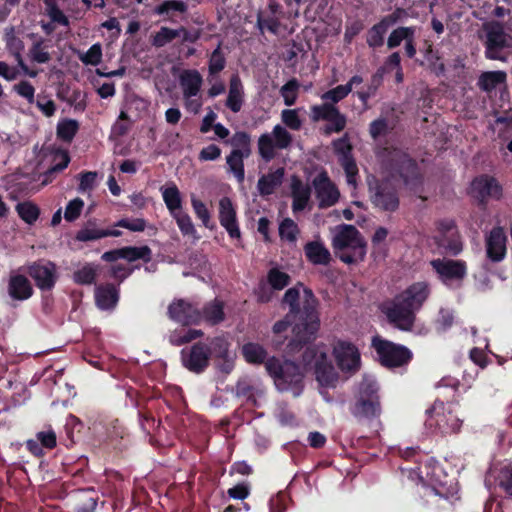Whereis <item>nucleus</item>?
Segmentation results:
<instances>
[{
	"label": "nucleus",
	"instance_id": "f257e3e1",
	"mask_svg": "<svg viewBox=\"0 0 512 512\" xmlns=\"http://www.w3.org/2000/svg\"><path fill=\"white\" fill-rule=\"evenodd\" d=\"M430 294L429 283L414 282L391 300L382 303L380 309L390 325L400 331L410 332L415 325L416 313L422 308Z\"/></svg>",
	"mask_w": 512,
	"mask_h": 512
},
{
	"label": "nucleus",
	"instance_id": "f03ea898",
	"mask_svg": "<svg viewBox=\"0 0 512 512\" xmlns=\"http://www.w3.org/2000/svg\"><path fill=\"white\" fill-rule=\"evenodd\" d=\"M282 304L289 306L285 318L293 320L296 337L317 334L320 328L319 300L310 288L298 282L286 290Z\"/></svg>",
	"mask_w": 512,
	"mask_h": 512
},
{
	"label": "nucleus",
	"instance_id": "7ed1b4c3",
	"mask_svg": "<svg viewBox=\"0 0 512 512\" xmlns=\"http://www.w3.org/2000/svg\"><path fill=\"white\" fill-rule=\"evenodd\" d=\"M381 165L391 178L401 180L410 189L422 184L423 176L417 161L399 148H384Z\"/></svg>",
	"mask_w": 512,
	"mask_h": 512
},
{
	"label": "nucleus",
	"instance_id": "20e7f679",
	"mask_svg": "<svg viewBox=\"0 0 512 512\" xmlns=\"http://www.w3.org/2000/svg\"><path fill=\"white\" fill-rule=\"evenodd\" d=\"M367 243L360 231L350 224L338 227L332 239L335 256L345 264H357L366 256Z\"/></svg>",
	"mask_w": 512,
	"mask_h": 512
},
{
	"label": "nucleus",
	"instance_id": "39448f33",
	"mask_svg": "<svg viewBox=\"0 0 512 512\" xmlns=\"http://www.w3.org/2000/svg\"><path fill=\"white\" fill-rule=\"evenodd\" d=\"M265 368L279 391H290L294 396L301 394L304 387V373L298 364L289 360L282 362L272 356L267 359Z\"/></svg>",
	"mask_w": 512,
	"mask_h": 512
},
{
	"label": "nucleus",
	"instance_id": "423d86ee",
	"mask_svg": "<svg viewBox=\"0 0 512 512\" xmlns=\"http://www.w3.org/2000/svg\"><path fill=\"white\" fill-rule=\"evenodd\" d=\"M272 332V348L289 356L299 353L305 346L311 344L317 335H303L304 339L296 337L293 320L285 317L274 323Z\"/></svg>",
	"mask_w": 512,
	"mask_h": 512
},
{
	"label": "nucleus",
	"instance_id": "0eeeda50",
	"mask_svg": "<svg viewBox=\"0 0 512 512\" xmlns=\"http://www.w3.org/2000/svg\"><path fill=\"white\" fill-rule=\"evenodd\" d=\"M371 347L375 350L381 366L394 369L407 366L413 359L412 351L405 345L375 335L371 339Z\"/></svg>",
	"mask_w": 512,
	"mask_h": 512
},
{
	"label": "nucleus",
	"instance_id": "6e6552de",
	"mask_svg": "<svg viewBox=\"0 0 512 512\" xmlns=\"http://www.w3.org/2000/svg\"><path fill=\"white\" fill-rule=\"evenodd\" d=\"M302 362L306 369H314L316 380L321 386L330 387L337 382V373L325 351L319 350L316 346H307L302 355Z\"/></svg>",
	"mask_w": 512,
	"mask_h": 512
},
{
	"label": "nucleus",
	"instance_id": "1a4fd4ad",
	"mask_svg": "<svg viewBox=\"0 0 512 512\" xmlns=\"http://www.w3.org/2000/svg\"><path fill=\"white\" fill-rule=\"evenodd\" d=\"M369 197L374 207L385 212H395L400 205L399 193L389 179L369 182Z\"/></svg>",
	"mask_w": 512,
	"mask_h": 512
},
{
	"label": "nucleus",
	"instance_id": "9d476101",
	"mask_svg": "<svg viewBox=\"0 0 512 512\" xmlns=\"http://www.w3.org/2000/svg\"><path fill=\"white\" fill-rule=\"evenodd\" d=\"M292 135L280 124L273 127L272 133H263L258 138V153L260 157L270 162L276 157L275 149L284 150L292 144Z\"/></svg>",
	"mask_w": 512,
	"mask_h": 512
},
{
	"label": "nucleus",
	"instance_id": "9b49d317",
	"mask_svg": "<svg viewBox=\"0 0 512 512\" xmlns=\"http://www.w3.org/2000/svg\"><path fill=\"white\" fill-rule=\"evenodd\" d=\"M27 274L34 280L41 291H50L54 288L58 275L55 263L40 259L26 267Z\"/></svg>",
	"mask_w": 512,
	"mask_h": 512
},
{
	"label": "nucleus",
	"instance_id": "f8f14e48",
	"mask_svg": "<svg viewBox=\"0 0 512 512\" xmlns=\"http://www.w3.org/2000/svg\"><path fill=\"white\" fill-rule=\"evenodd\" d=\"M333 354L339 369L346 373H355L361 365V357L358 348L351 342L339 340Z\"/></svg>",
	"mask_w": 512,
	"mask_h": 512
},
{
	"label": "nucleus",
	"instance_id": "ddd939ff",
	"mask_svg": "<svg viewBox=\"0 0 512 512\" xmlns=\"http://www.w3.org/2000/svg\"><path fill=\"white\" fill-rule=\"evenodd\" d=\"M312 185L320 209L331 207L337 203L340 197L339 190L330 180L326 171L317 174L312 181Z\"/></svg>",
	"mask_w": 512,
	"mask_h": 512
},
{
	"label": "nucleus",
	"instance_id": "4468645a",
	"mask_svg": "<svg viewBox=\"0 0 512 512\" xmlns=\"http://www.w3.org/2000/svg\"><path fill=\"white\" fill-rule=\"evenodd\" d=\"M181 359L189 371L201 373L209 365V347L203 342H197L181 351Z\"/></svg>",
	"mask_w": 512,
	"mask_h": 512
},
{
	"label": "nucleus",
	"instance_id": "2eb2a0df",
	"mask_svg": "<svg viewBox=\"0 0 512 512\" xmlns=\"http://www.w3.org/2000/svg\"><path fill=\"white\" fill-rule=\"evenodd\" d=\"M471 189L481 203L487 202L488 199L500 200L503 196L502 185L494 176L488 174L474 178Z\"/></svg>",
	"mask_w": 512,
	"mask_h": 512
},
{
	"label": "nucleus",
	"instance_id": "dca6fc26",
	"mask_svg": "<svg viewBox=\"0 0 512 512\" xmlns=\"http://www.w3.org/2000/svg\"><path fill=\"white\" fill-rule=\"evenodd\" d=\"M168 316L184 326L199 324L202 321L200 310L184 299L173 301L168 306Z\"/></svg>",
	"mask_w": 512,
	"mask_h": 512
},
{
	"label": "nucleus",
	"instance_id": "f3484780",
	"mask_svg": "<svg viewBox=\"0 0 512 512\" xmlns=\"http://www.w3.org/2000/svg\"><path fill=\"white\" fill-rule=\"evenodd\" d=\"M430 264L443 283L463 280L467 275V265L463 260L434 259Z\"/></svg>",
	"mask_w": 512,
	"mask_h": 512
},
{
	"label": "nucleus",
	"instance_id": "a211bd4d",
	"mask_svg": "<svg viewBox=\"0 0 512 512\" xmlns=\"http://www.w3.org/2000/svg\"><path fill=\"white\" fill-rule=\"evenodd\" d=\"M361 397L357 409L363 416H377L381 413L378 386L375 382H363L360 388Z\"/></svg>",
	"mask_w": 512,
	"mask_h": 512
},
{
	"label": "nucleus",
	"instance_id": "6ab92c4d",
	"mask_svg": "<svg viewBox=\"0 0 512 512\" xmlns=\"http://www.w3.org/2000/svg\"><path fill=\"white\" fill-rule=\"evenodd\" d=\"M6 291L9 298L17 302L26 301L34 294L31 281L26 275L18 271H11L9 273Z\"/></svg>",
	"mask_w": 512,
	"mask_h": 512
},
{
	"label": "nucleus",
	"instance_id": "aec40b11",
	"mask_svg": "<svg viewBox=\"0 0 512 512\" xmlns=\"http://www.w3.org/2000/svg\"><path fill=\"white\" fill-rule=\"evenodd\" d=\"M218 218L221 226L227 231L231 239H241L236 209L230 198L223 197L220 199Z\"/></svg>",
	"mask_w": 512,
	"mask_h": 512
},
{
	"label": "nucleus",
	"instance_id": "412c9836",
	"mask_svg": "<svg viewBox=\"0 0 512 512\" xmlns=\"http://www.w3.org/2000/svg\"><path fill=\"white\" fill-rule=\"evenodd\" d=\"M507 236L502 227H494L486 237V255L492 262H500L506 255Z\"/></svg>",
	"mask_w": 512,
	"mask_h": 512
},
{
	"label": "nucleus",
	"instance_id": "4be33fe9",
	"mask_svg": "<svg viewBox=\"0 0 512 512\" xmlns=\"http://www.w3.org/2000/svg\"><path fill=\"white\" fill-rule=\"evenodd\" d=\"M122 232L117 229L101 228L96 219L87 220L81 229L75 235V240L79 242H91L105 237H119Z\"/></svg>",
	"mask_w": 512,
	"mask_h": 512
},
{
	"label": "nucleus",
	"instance_id": "5701e85b",
	"mask_svg": "<svg viewBox=\"0 0 512 512\" xmlns=\"http://www.w3.org/2000/svg\"><path fill=\"white\" fill-rule=\"evenodd\" d=\"M57 444V436L52 427H45L35 435V439L26 441V448L34 456L40 457L44 454L43 449H53Z\"/></svg>",
	"mask_w": 512,
	"mask_h": 512
},
{
	"label": "nucleus",
	"instance_id": "b1692460",
	"mask_svg": "<svg viewBox=\"0 0 512 512\" xmlns=\"http://www.w3.org/2000/svg\"><path fill=\"white\" fill-rule=\"evenodd\" d=\"M292 210L294 213L303 211L311 198V187L293 175L291 178Z\"/></svg>",
	"mask_w": 512,
	"mask_h": 512
},
{
	"label": "nucleus",
	"instance_id": "393cba45",
	"mask_svg": "<svg viewBox=\"0 0 512 512\" xmlns=\"http://www.w3.org/2000/svg\"><path fill=\"white\" fill-rule=\"evenodd\" d=\"M179 83L184 98L190 99L199 94L203 83V78L198 70L187 69L181 73L179 77Z\"/></svg>",
	"mask_w": 512,
	"mask_h": 512
},
{
	"label": "nucleus",
	"instance_id": "a878e982",
	"mask_svg": "<svg viewBox=\"0 0 512 512\" xmlns=\"http://www.w3.org/2000/svg\"><path fill=\"white\" fill-rule=\"evenodd\" d=\"M244 87L238 74H233L229 80V90L225 105L233 113H238L244 103Z\"/></svg>",
	"mask_w": 512,
	"mask_h": 512
},
{
	"label": "nucleus",
	"instance_id": "bb28decb",
	"mask_svg": "<svg viewBox=\"0 0 512 512\" xmlns=\"http://www.w3.org/2000/svg\"><path fill=\"white\" fill-rule=\"evenodd\" d=\"M119 300V290L111 283L99 285L95 289V301L102 310H109L116 306Z\"/></svg>",
	"mask_w": 512,
	"mask_h": 512
},
{
	"label": "nucleus",
	"instance_id": "cd10ccee",
	"mask_svg": "<svg viewBox=\"0 0 512 512\" xmlns=\"http://www.w3.org/2000/svg\"><path fill=\"white\" fill-rule=\"evenodd\" d=\"M304 253L309 262L314 265H328L331 253L320 241H310L304 246Z\"/></svg>",
	"mask_w": 512,
	"mask_h": 512
},
{
	"label": "nucleus",
	"instance_id": "c85d7f7f",
	"mask_svg": "<svg viewBox=\"0 0 512 512\" xmlns=\"http://www.w3.org/2000/svg\"><path fill=\"white\" fill-rule=\"evenodd\" d=\"M284 168H277L273 172L262 175L257 183V188L262 196H268L274 193L275 189L283 182Z\"/></svg>",
	"mask_w": 512,
	"mask_h": 512
},
{
	"label": "nucleus",
	"instance_id": "c756f323",
	"mask_svg": "<svg viewBox=\"0 0 512 512\" xmlns=\"http://www.w3.org/2000/svg\"><path fill=\"white\" fill-rule=\"evenodd\" d=\"M70 163V155L68 151L57 149L53 153L52 165L50 168L43 174V185H47L52 182L55 174L62 172L65 168H67Z\"/></svg>",
	"mask_w": 512,
	"mask_h": 512
},
{
	"label": "nucleus",
	"instance_id": "7c9ffc66",
	"mask_svg": "<svg viewBox=\"0 0 512 512\" xmlns=\"http://www.w3.org/2000/svg\"><path fill=\"white\" fill-rule=\"evenodd\" d=\"M200 312L202 320L210 325H217L225 319L224 303L217 298L207 302Z\"/></svg>",
	"mask_w": 512,
	"mask_h": 512
},
{
	"label": "nucleus",
	"instance_id": "2f4dec72",
	"mask_svg": "<svg viewBox=\"0 0 512 512\" xmlns=\"http://www.w3.org/2000/svg\"><path fill=\"white\" fill-rule=\"evenodd\" d=\"M226 143L232 147L231 152L245 157H250L252 154V138L246 131H236Z\"/></svg>",
	"mask_w": 512,
	"mask_h": 512
},
{
	"label": "nucleus",
	"instance_id": "473e14b6",
	"mask_svg": "<svg viewBox=\"0 0 512 512\" xmlns=\"http://www.w3.org/2000/svg\"><path fill=\"white\" fill-rule=\"evenodd\" d=\"M244 359L250 364H265L267 361V351L259 343L248 342L242 346Z\"/></svg>",
	"mask_w": 512,
	"mask_h": 512
},
{
	"label": "nucleus",
	"instance_id": "72a5a7b5",
	"mask_svg": "<svg viewBox=\"0 0 512 512\" xmlns=\"http://www.w3.org/2000/svg\"><path fill=\"white\" fill-rule=\"evenodd\" d=\"M209 347V358L214 356L218 359L224 360L223 371L229 372L232 368V364L227 360L229 352V344L226 340L220 337H216L211 341Z\"/></svg>",
	"mask_w": 512,
	"mask_h": 512
},
{
	"label": "nucleus",
	"instance_id": "f704fd0d",
	"mask_svg": "<svg viewBox=\"0 0 512 512\" xmlns=\"http://www.w3.org/2000/svg\"><path fill=\"white\" fill-rule=\"evenodd\" d=\"M163 201L170 214L182 210V198L178 187L173 183L168 187L161 188Z\"/></svg>",
	"mask_w": 512,
	"mask_h": 512
},
{
	"label": "nucleus",
	"instance_id": "c9c22d12",
	"mask_svg": "<svg viewBox=\"0 0 512 512\" xmlns=\"http://www.w3.org/2000/svg\"><path fill=\"white\" fill-rule=\"evenodd\" d=\"M506 81V73L504 71H488L483 72L478 80V86L482 91L491 92L496 87Z\"/></svg>",
	"mask_w": 512,
	"mask_h": 512
},
{
	"label": "nucleus",
	"instance_id": "e433bc0d",
	"mask_svg": "<svg viewBox=\"0 0 512 512\" xmlns=\"http://www.w3.org/2000/svg\"><path fill=\"white\" fill-rule=\"evenodd\" d=\"M248 157L242 156L236 152H230L226 156V163L228 171L233 174L238 183H243L245 180V166L244 160Z\"/></svg>",
	"mask_w": 512,
	"mask_h": 512
},
{
	"label": "nucleus",
	"instance_id": "4c0bfd02",
	"mask_svg": "<svg viewBox=\"0 0 512 512\" xmlns=\"http://www.w3.org/2000/svg\"><path fill=\"white\" fill-rule=\"evenodd\" d=\"M123 259L134 262L137 260H142L145 263H148L152 259V251L150 247L147 245L136 247V246H127L121 248Z\"/></svg>",
	"mask_w": 512,
	"mask_h": 512
},
{
	"label": "nucleus",
	"instance_id": "58836bf2",
	"mask_svg": "<svg viewBox=\"0 0 512 512\" xmlns=\"http://www.w3.org/2000/svg\"><path fill=\"white\" fill-rule=\"evenodd\" d=\"M437 244L439 247L443 248L447 254L452 256H457L463 250V245L459 233L439 236L437 239Z\"/></svg>",
	"mask_w": 512,
	"mask_h": 512
},
{
	"label": "nucleus",
	"instance_id": "ea45409f",
	"mask_svg": "<svg viewBox=\"0 0 512 512\" xmlns=\"http://www.w3.org/2000/svg\"><path fill=\"white\" fill-rule=\"evenodd\" d=\"M388 28L380 21L374 24L367 31L366 43L372 49H377L383 46L385 35L388 32Z\"/></svg>",
	"mask_w": 512,
	"mask_h": 512
},
{
	"label": "nucleus",
	"instance_id": "a19ab883",
	"mask_svg": "<svg viewBox=\"0 0 512 512\" xmlns=\"http://www.w3.org/2000/svg\"><path fill=\"white\" fill-rule=\"evenodd\" d=\"M98 274V266L86 263L73 273V281L79 285H91L95 282Z\"/></svg>",
	"mask_w": 512,
	"mask_h": 512
},
{
	"label": "nucleus",
	"instance_id": "79ce46f5",
	"mask_svg": "<svg viewBox=\"0 0 512 512\" xmlns=\"http://www.w3.org/2000/svg\"><path fill=\"white\" fill-rule=\"evenodd\" d=\"M15 209L18 216L29 225L34 224L40 216L39 207L31 201L20 202Z\"/></svg>",
	"mask_w": 512,
	"mask_h": 512
},
{
	"label": "nucleus",
	"instance_id": "37998d69",
	"mask_svg": "<svg viewBox=\"0 0 512 512\" xmlns=\"http://www.w3.org/2000/svg\"><path fill=\"white\" fill-rule=\"evenodd\" d=\"M414 35V27H398L390 33L387 40V47L389 49H394L400 46L402 41L407 40L408 38H414Z\"/></svg>",
	"mask_w": 512,
	"mask_h": 512
},
{
	"label": "nucleus",
	"instance_id": "c03bdc74",
	"mask_svg": "<svg viewBox=\"0 0 512 512\" xmlns=\"http://www.w3.org/2000/svg\"><path fill=\"white\" fill-rule=\"evenodd\" d=\"M179 37L178 29L161 27L151 38V44L156 48L164 47Z\"/></svg>",
	"mask_w": 512,
	"mask_h": 512
},
{
	"label": "nucleus",
	"instance_id": "a18cd8bd",
	"mask_svg": "<svg viewBox=\"0 0 512 512\" xmlns=\"http://www.w3.org/2000/svg\"><path fill=\"white\" fill-rule=\"evenodd\" d=\"M300 233V229L294 220L285 218L279 225V236L282 240L295 243Z\"/></svg>",
	"mask_w": 512,
	"mask_h": 512
},
{
	"label": "nucleus",
	"instance_id": "49530a36",
	"mask_svg": "<svg viewBox=\"0 0 512 512\" xmlns=\"http://www.w3.org/2000/svg\"><path fill=\"white\" fill-rule=\"evenodd\" d=\"M429 420L437 425L441 435L457 433L462 424L459 418H429Z\"/></svg>",
	"mask_w": 512,
	"mask_h": 512
},
{
	"label": "nucleus",
	"instance_id": "de8ad7c7",
	"mask_svg": "<svg viewBox=\"0 0 512 512\" xmlns=\"http://www.w3.org/2000/svg\"><path fill=\"white\" fill-rule=\"evenodd\" d=\"M299 88L300 84L296 78L290 79L281 87L280 94L286 106H293L296 103Z\"/></svg>",
	"mask_w": 512,
	"mask_h": 512
},
{
	"label": "nucleus",
	"instance_id": "09e8293b",
	"mask_svg": "<svg viewBox=\"0 0 512 512\" xmlns=\"http://www.w3.org/2000/svg\"><path fill=\"white\" fill-rule=\"evenodd\" d=\"M79 124L76 120L67 119L57 126V136L65 142H71L78 132Z\"/></svg>",
	"mask_w": 512,
	"mask_h": 512
},
{
	"label": "nucleus",
	"instance_id": "8fccbe9b",
	"mask_svg": "<svg viewBox=\"0 0 512 512\" xmlns=\"http://www.w3.org/2000/svg\"><path fill=\"white\" fill-rule=\"evenodd\" d=\"M172 11L185 13L187 5L182 0H165L154 8L153 13L156 15H168Z\"/></svg>",
	"mask_w": 512,
	"mask_h": 512
},
{
	"label": "nucleus",
	"instance_id": "3c124183",
	"mask_svg": "<svg viewBox=\"0 0 512 512\" xmlns=\"http://www.w3.org/2000/svg\"><path fill=\"white\" fill-rule=\"evenodd\" d=\"M267 279L269 284L274 290H282L290 284L291 277L286 272L280 271L277 268L269 270Z\"/></svg>",
	"mask_w": 512,
	"mask_h": 512
},
{
	"label": "nucleus",
	"instance_id": "603ef678",
	"mask_svg": "<svg viewBox=\"0 0 512 512\" xmlns=\"http://www.w3.org/2000/svg\"><path fill=\"white\" fill-rule=\"evenodd\" d=\"M226 66V58L221 49V43L218 44L217 48L211 53L209 59L208 71L209 75L219 74Z\"/></svg>",
	"mask_w": 512,
	"mask_h": 512
},
{
	"label": "nucleus",
	"instance_id": "864d4df0",
	"mask_svg": "<svg viewBox=\"0 0 512 512\" xmlns=\"http://www.w3.org/2000/svg\"><path fill=\"white\" fill-rule=\"evenodd\" d=\"M328 124L325 126V134L330 135L332 133H340L343 131L347 124V118L337 108L332 114L330 120H327Z\"/></svg>",
	"mask_w": 512,
	"mask_h": 512
},
{
	"label": "nucleus",
	"instance_id": "5fc2aeb1",
	"mask_svg": "<svg viewBox=\"0 0 512 512\" xmlns=\"http://www.w3.org/2000/svg\"><path fill=\"white\" fill-rule=\"evenodd\" d=\"M45 40L39 39L33 43L30 49V57L31 59L39 64L48 63L51 60V56L48 51H46V46L44 45Z\"/></svg>",
	"mask_w": 512,
	"mask_h": 512
},
{
	"label": "nucleus",
	"instance_id": "6e6d98bb",
	"mask_svg": "<svg viewBox=\"0 0 512 512\" xmlns=\"http://www.w3.org/2000/svg\"><path fill=\"white\" fill-rule=\"evenodd\" d=\"M79 59L85 65L97 66L102 60L101 44H93L87 52L79 54Z\"/></svg>",
	"mask_w": 512,
	"mask_h": 512
},
{
	"label": "nucleus",
	"instance_id": "4d7b16f0",
	"mask_svg": "<svg viewBox=\"0 0 512 512\" xmlns=\"http://www.w3.org/2000/svg\"><path fill=\"white\" fill-rule=\"evenodd\" d=\"M171 216L175 219L183 235H194L196 233L191 217L187 213L180 210L177 213L171 214Z\"/></svg>",
	"mask_w": 512,
	"mask_h": 512
},
{
	"label": "nucleus",
	"instance_id": "13d9d810",
	"mask_svg": "<svg viewBox=\"0 0 512 512\" xmlns=\"http://www.w3.org/2000/svg\"><path fill=\"white\" fill-rule=\"evenodd\" d=\"M337 107L331 103H323L311 107V118L314 122L330 120Z\"/></svg>",
	"mask_w": 512,
	"mask_h": 512
},
{
	"label": "nucleus",
	"instance_id": "bf43d9fd",
	"mask_svg": "<svg viewBox=\"0 0 512 512\" xmlns=\"http://www.w3.org/2000/svg\"><path fill=\"white\" fill-rule=\"evenodd\" d=\"M191 204L196 217L201 220L206 228L212 229L214 225H210L211 215L206 204L197 198H192Z\"/></svg>",
	"mask_w": 512,
	"mask_h": 512
},
{
	"label": "nucleus",
	"instance_id": "052dcab7",
	"mask_svg": "<svg viewBox=\"0 0 512 512\" xmlns=\"http://www.w3.org/2000/svg\"><path fill=\"white\" fill-rule=\"evenodd\" d=\"M457 405L455 402H447L436 399L433 405L426 410V416H445L446 413L452 414L454 407Z\"/></svg>",
	"mask_w": 512,
	"mask_h": 512
},
{
	"label": "nucleus",
	"instance_id": "680f3d73",
	"mask_svg": "<svg viewBox=\"0 0 512 512\" xmlns=\"http://www.w3.org/2000/svg\"><path fill=\"white\" fill-rule=\"evenodd\" d=\"M454 314L450 309L441 308L435 321L438 332H446L453 326Z\"/></svg>",
	"mask_w": 512,
	"mask_h": 512
},
{
	"label": "nucleus",
	"instance_id": "e2e57ef3",
	"mask_svg": "<svg viewBox=\"0 0 512 512\" xmlns=\"http://www.w3.org/2000/svg\"><path fill=\"white\" fill-rule=\"evenodd\" d=\"M84 207V201L77 197L68 202L64 212V218L68 222H73L79 218Z\"/></svg>",
	"mask_w": 512,
	"mask_h": 512
},
{
	"label": "nucleus",
	"instance_id": "0e129e2a",
	"mask_svg": "<svg viewBox=\"0 0 512 512\" xmlns=\"http://www.w3.org/2000/svg\"><path fill=\"white\" fill-rule=\"evenodd\" d=\"M350 87L346 85H338L322 94L321 98L325 101H331V104H336L349 95Z\"/></svg>",
	"mask_w": 512,
	"mask_h": 512
},
{
	"label": "nucleus",
	"instance_id": "69168bd1",
	"mask_svg": "<svg viewBox=\"0 0 512 512\" xmlns=\"http://www.w3.org/2000/svg\"><path fill=\"white\" fill-rule=\"evenodd\" d=\"M486 44L490 45V49L498 47L503 49L506 46V35L501 27L492 28L487 33Z\"/></svg>",
	"mask_w": 512,
	"mask_h": 512
},
{
	"label": "nucleus",
	"instance_id": "338daca9",
	"mask_svg": "<svg viewBox=\"0 0 512 512\" xmlns=\"http://www.w3.org/2000/svg\"><path fill=\"white\" fill-rule=\"evenodd\" d=\"M499 486L512 497V465H506L501 468L498 475Z\"/></svg>",
	"mask_w": 512,
	"mask_h": 512
},
{
	"label": "nucleus",
	"instance_id": "774afa93",
	"mask_svg": "<svg viewBox=\"0 0 512 512\" xmlns=\"http://www.w3.org/2000/svg\"><path fill=\"white\" fill-rule=\"evenodd\" d=\"M282 122L292 130H299L302 126V121L296 109H286L281 113Z\"/></svg>",
	"mask_w": 512,
	"mask_h": 512
}]
</instances>
